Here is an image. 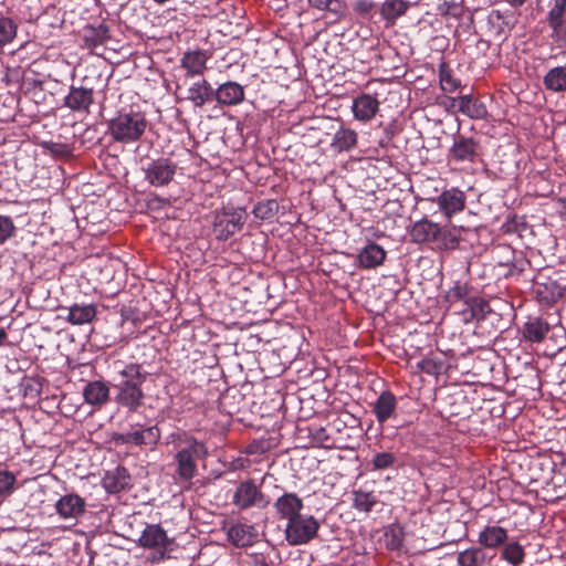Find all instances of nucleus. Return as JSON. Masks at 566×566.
Masks as SVG:
<instances>
[{
  "label": "nucleus",
  "mask_w": 566,
  "mask_h": 566,
  "mask_svg": "<svg viewBox=\"0 0 566 566\" xmlns=\"http://www.w3.org/2000/svg\"><path fill=\"white\" fill-rule=\"evenodd\" d=\"M377 504V497L371 492L354 491L353 507L359 512L368 513Z\"/></svg>",
  "instance_id": "nucleus-39"
},
{
  "label": "nucleus",
  "mask_w": 566,
  "mask_h": 566,
  "mask_svg": "<svg viewBox=\"0 0 566 566\" xmlns=\"http://www.w3.org/2000/svg\"><path fill=\"white\" fill-rule=\"evenodd\" d=\"M227 536L235 547H249L258 541L259 533L254 525L235 523L228 528Z\"/></svg>",
  "instance_id": "nucleus-19"
},
{
  "label": "nucleus",
  "mask_w": 566,
  "mask_h": 566,
  "mask_svg": "<svg viewBox=\"0 0 566 566\" xmlns=\"http://www.w3.org/2000/svg\"><path fill=\"white\" fill-rule=\"evenodd\" d=\"M247 212L242 208H224L213 216L212 231L217 240L226 241L239 232L247 222Z\"/></svg>",
  "instance_id": "nucleus-5"
},
{
  "label": "nucleus",
  "mask_w": 566,
  "mask_h": 566,
  "mask_svg": "<svg viewBox=\"0 0 566 566\" xmlns=\"http://www.w3.org/2000/svg\"><path fill=\"white\" fill-rule=\"evenodd\" d=\"M17 32L18 24L12 19L0 17V48L11 43Z\"/></svg>",
  "instance_id": "nucleus-42"
},
{
  "label": "nucleus",
  "mask_w": 566,
  "mask_h": 566,
  "mask_svg": "<svg viewBox=\"0 0 566 566\" xmlns=\"http://www.w3.org/2000/svg\"><path fill=\"white\" fill-rule=\"evenodd\" d=\"M507 539V531L497 525H488L480 533L478 543L485 548H497Z\"/></svg>",
  "instance_id": "nucleus-28"
},
{
  "label": "nucleus",
  "mask_w": 566,
  "mask_h": 566,
  "mask_svg": "<svg viewBox=\"0 0 566 566\" xmlns=\"http://www.w3.org/2000/svg\"><path fill=\"white\" fill-rule=\"evenodd\" d=\"M15 231V226L10 217L0 216V244L9 240Z\"/></svg>",
  "instance_id": "nucleus-46"
},
{
  "label": "nucleus",
  "mask_w": 566,
  "mask_h": 566,
  "mask_svg": "<svg viewBox=\"0 0 566 566\" xmlns=\"http://www.w3.org/2000/svg\"><path fill=\"white\" fill-rule=\"evenodd\" d=\"M145 114L139 111H120L108 123V132L115 142L132 144L138 142L147 128Z\"/></svg>",
  "instance_id": "nucleus-4"
},
{
  "label": "nucleus",
  "mask_w": 566,
  "mask_h": 566,
  "mask_svg": "<svg viewBox=\"0 0 566 566\" xmlns=\"http://www.w3.org/2000/svg\"><path fill=\"white\" fill-rule=\"evenodd\" d=\"M321 524L308 514H301L286 523L284 536L291 546H300L310 543L317 536Z\"/></svg>",
  "instance_id": "nucleus-7"
},
{
  "label": "nucleus",
  "mask_w": 566,
  "mask_h": 566,
  "mask_svg": "<svg viewBox=\"0 0 566 566\" xmlns=\"http://www.w3.org/2000/svg\"><path fill=\"white\" fill-rule=\"evenodd\" d=\"M524 548L517 542L506 544L502 551V558L512 566L521 565L524 560Z\"/></svg>",
  "instance_id": "nucleus-40"
},
{
  "label": "nucleus",
  "mask_w": 566,
  "mask_h": 566,
  "mask_svg": "<svg viewBox=\"0 0 566 566\" xmlns=\"http://www.w3.org/2000/svg\"><path fill=\"white\" fill-rule=\"evenodd\" d=\"M211 54L205 50H191L184 53L180 65L186 70L187 77L201 76L207 70Z\"/></svg>",
  "instance_id": "nucleus-18"
},
{
  "label": "nucleus",
  "mask_w": 566,
  "mask_h": 566,
  "mask_svg": "<svg viewBox=\"0 0 566 566\" xmlns=\"http://www.w3.org/2000/svg\"><path fill=\"white\" fill-rule=\"evenodd\" d=\"M396 408L397 399L395 395L389 390L382 391L373 403V412L377 422L384 424L394 416Z\"/></svg>",
  "instance_id": "nucleus-24"
},
{
  "label": "nucleus",
  "mask_w": 566,
  "mask_h": 566,
  "mask_svg": "<svg viewBox=\"0 0 566 566\" xmlns=\"http://www.w3.org/2000/svg\"><path fill=\"white\" fill-rule=\"evenodd\" d=\"M543 84L549 92H566V66L558 65L549 69L543 77Z\"/></svg>",
  "instance_id": "nucleus-33"
},
{
  "label": "nucleus",
  "mask_w": 566,
  "mask_h": 566,
  "mask_svg": "<svg viewBox=\"0 0 566 566\" xmlns=\"http://www.w3.org/2000/svg\"><path fill=\"white\" fill-rule=\"evenodd\" d=\"M486 553L480 546H471L457 554L458 566H485Z\"/></svg>",
  "instance_id": "nucleus-34"
},
{
  "label": "nucleus",
  "mask_w": 566,
  "mask_h": 566,
  "mask_svg": "<svg viewBox=\"0 0 566 566\" xmlns=\"http://www.w3.org/2000/svg\"><path fill=\"white\" fill-rule=\"evenodd\" d=\"M160 430L157 426H132L129 430L120 433L116 441L134 446H155L160 439Z\"/></svg>",
  "instance_id": "nucleus-11"
},
{
  "label": "nucleus",
  "mask_w": 566,
  "mask_h": 566,
  "mask_svg": "<svg viewBox=\"0 0 566 566\" xmlns=\"http://www.w3.org/2000/svg\"><path fill=\"white\" fill-rule=\"evenodd\" d=\"M167 442L177 450L175 461L179 479L190 481L197 474V459L207 455L205 444L185 431L169 434Z\"/></svg>",
  "instance_id": "nucleus-3"
},
{
  "label": "nucleus",
  "mask_w": 566,
  "mask_h": 566,
  "mask_svg": "<svg viewBox=\"0 0 566 566\" xmlns=\"http://www.w3.org/2000/svg\"><path fill=\"white\" fill-rule=\"evenodd\" d=\"M67 322L73 325H83L91 323L96 314L97 310L94 304H73L67 307Z\"/></svg>",
  "instance_id": "nucleus-32"
},
{
  "label": "nucleus",
  "mask_w": 566,
  "mask_h": 566,
  "mask_svg": "<svg viewBox=\"0 0 566 566\" xmlns=\"http://www.w3.org/2000/svg\"><path fill=\"white\" fill-rule=\"evenodd\" d=\"M488 23L497 38H506L516 25L517 17L510 10H492Z\"/></svg>",
  "instance_id": "nucleus-17"
},
{
  "label": "nucleus",
  "mask_w": 566,
  "mask_h": 566,
  "mask_svg": "<svg viewBox=\"0 0 566 566\" xmlns=\"http://www.w3.org/2000/svg\"><path fill=\"white\" fill-rule=\"evenodd\" d=\"M213 87L205 78L193 82L187 90V99L195 107H202L206 103L213 99Z\"/></svg>",
  "instance_id": "nucleus-25"
},
{
  "label": "nucleus",
  "mask_w": 566,
  "mask_h": 566,
  "mask_svg": "<svg viewBox=\"0 0 566 566\" xmlns=\"http://www.w3.org/2000/svg\"><path fill=\"white\" fill-rule=\"evenodd\" d=\"M397 462V457L392 452H379L371 459L373 470H385L391 468Z\"/></svg>",
  "instance_id": "nucleus-44"
},
{
  "label": "nucleus",
  "mask_w": 566,
  "mask_h": 566,
  "mask_svg": "<svg viewBox=\"0 0 566 566\" xmlns=\"http://www.w3.org/2000/svg\"><path fill=\"white\" fill-rule=\"evenodd\" d=\"M403 530L399 524H390L385 528L384 542L388 549L399 551L403 545Z\"/></svg>",
  "instance_id": "nucleus-37"
},
{
  "label": "nucleus",
  "mask_w": 566,
  "mask_h": 566,
  "mask_svg": "<svg viewBox=\"0 0 566 566\" xmlns=\"http://www.w3.org/2000/svg\"><path fill=\"white\" fill-rule=\"evenodd\" d=\"M439 82L443 92L452 93L461 86V81L453 76L447 62L439 64Z\"/></svg>",
  "instance_id": "nucleus-38"
},
{
  "label": "nucleus",
  "mask_w": 566,
  "mask_h": 566,
  "mask_svg": "<svg viewBox=\"0 0 566 566\" xmlns=\"http://www.w3.org/2000/svg\"><path fill=\"white\" fill-rule=\"evenodd\" d=\"M7 337V333L4 329H0V342Z\"/></svg>",
  "instance_id": "nucleus-58"
},
{
  "label": "nucleus",
  "mask_w": 566,
  "mask_h": 566,
  "mask_svg": "<svg viewBox=\"0 0 566 566\" xmlns=\"http://www.w3.org/2000/svg\"><path fill=\"white\" fill-rule=\"evenodd\" d=\"M468 293H469V289L467 286V284H461V283H455L454 286H452L446 294V300L447 302H449L450 304H454L457 302H460V301H464L468 300L467 296H468Z\"/></svg>",
  "instance_id": "nucleus-45"
},
{
  "label": "nucleus",
  "mask_w": 566,
  "mask_h": 566,
  "mask_svg": "<svg viewBox=\"0 0 566 566\" xmlns=\"http://www.w3.org/2000/svg\"><path fill=\"white\" fill-rule=\"evenodd\" d=\"M147 371L139 364H127L114 379V400L128 411H136L144 402L143 384L146 381Z\"/></svg>",
  "instance_id": "nucleus-1"
},
{
  "label": "nucleus",
  "mask_w": 566,
  "mask_h": 566,
  "mask_svg": "<svg viewBox=\"0 0 566 566\" xmlns=\"http://www.w3.org/2000/svg\"><path fill=\"white\" fill-rule=\"evenodd\" d=\"M60 518L76 523L86 512V501L76 493L62 495L54 504Z\"/></svg>",
  "instance_id": "nucleus-12"
},
{
  "label": "nucleus",
  "mask_w": 566,
  "mask_h": 566,
  "mask_svg": "<svg viewBox=\"0 0 566 566\" xmlns=\"http://www.w3.org/2000/svg\"><path fill=\"white\" fill-rule=\"evenodd\" d=\"M177 164L167 157L151 159L143 166L144 179L154 187H166L175 178Z\"/></svg>",
  "instance_id": "nucleus-9"
},
{
  "label": "nucleus",
  "mask_w": 566,
  "mask_h": 566,
  "mask_svg": "<svg viewBox=\"0 0 566 566\" xmlns=\"http://www.w3.org/2000/svg\"><path fill=\"white\" fill-rule=\"evenodd\" d=\"M325 11H329L339 18L345 13V4L340 0H329L328 8Z\"/></svg>",
  "instance_id": "nucleus-50"
},
{
  "label": "nucleus",
  "mask_w": 566,
  "mask_h": 566,
  "mask_svg": "<svg viewBox=\"0 0 566 566\" xmlns=\"http://www.w3.org/2000/svg\"><path fill=\"white\" fill-rule=\"evenodd\" d=\"M130 484V474L126 468L117 465L107 470L102 478V486L109 494H117Z\"/></svg>",
  "instance_id": "nucleus-21"
},
{
  "label": "nucleus",
  "mask_w": 566,
  "mask_h": 566,
  "mask_svg": "<svg viewBox=\"0 0 566 566\" xmlns=\"http://www.w3.org/2000/svg\"><path fill=\"white\" fill-rule=\"evenodd\" d=\"M386 255L387 252L381 245L368 242L357 253L356 263L365 270L376 269L384 263Z\"/></svg>",
  "instance_id": "nucleus-20"
},
{
  "label": "nucleus",
  "mask_w": 566,
  "mask_h": 566,
  "mask_svg": "<svg viewBox=\"0 0 566 566\" xmlns=\"http://www.w3.org/2000/svg\"><path fill=\"white\" fill-rule=\"evenodd\" d=\"M303 507V500L293 492H286L282 494L274 502V509L277 516L281 520H286V523L296 516H300L302 514Z\"/></svg>",
  "instance_id": "nucleus-15"
},
{
  "label": "nucleus",
  "mask_w": 566,
  "mask_h": 566,
  "mask_svg": "<svg viewBox=\"0 0 566 566\" xmlns=\"http://www.w3.org/2000/svg\"><path fill=\"white\" fill-rule=\"evenodd\" d=\"M137 544L145 549L154 551L155 559H164L174 551L175 538L169 537L160 524H146Z\"/></svg>",
  "instance_id": "nucleus-6"
},
{
  "label": "nucleus",
  "mask_w": 566,
  "mask_h": 566,
  "mask_svg": "<svg viewBox=\"0 0 566 566\" xmlns=\"http://www.w3.org/2000/svg\"><path fill=\"white\" fill-rule=\"evenodd\" d=\"M273 206H276L274 201L259 202L254 207L253 213L256 218L268 219L273 216Z\"/></svg>",
  "instance_id": "nucleus-47"
},
{
  "label": "nucleus",
  "mask_w": 566,
  "mask_h": 566,
  "mask_svg": "<svg viewBox=\"0 0 566 566\" xmlns=\"http://www.w3.org/2000/svg\"><path fill=\"white\" fill-rule=\"evenodd\" d=\"M358 143V135L352 128L340 127L333 136L331 148L336 153L352 151Z\"/></svg>",
  "instance_id": "nucleus-29"
},
{
  "label": "nucleus",
  "mask_w": 566,
  "mask_h": 566,
  "mask_svg": "<svg viewBox=\"0 0 566 566\" xmlns=\"http://www.w3.org/2000/svg\"><path fill=\"white\" fill-rule=\"evenodd\" d=\"M310 6L317 9V10H321V11H325L326 8H328V3H329V0H307Z\"/></svg>",
  "instance_id": "nucleus-52"
},
{
  "label": "nucleus",
  "mask_w": 566,
  "mask_h": 566,
  "mask_svg": "<svg viewBox=\"0 0 566 566\" xmlns=\"http://www.w3.org/2000/svg\"><path fill=\"white\" fill-rule=\"evenodd\" d=\"M446 101H447L446 106H450V107H452V106H451V104H450V102L448 101V97L446 98Z\"/></svg>",
  "instance_id": "nucleus-59"
},
{
  "label": "nucleus",
  "mask_w": 566,
  "mask_h": 566,
  "mask_svg": "<svg viewBox=\"0 0 566 566\" xmlns=\"http://www.w3.org/2000/svg\"><path fill=\"white\" fill-rule=\"evenodd\" d=\"M375 3L370 0H356L353 3L354 11L359 15H367L374 9Z\"/></svg>",
  "instance_id": "nucleus-48"
},
{
  "label": "nucleus",
  "mask_w": 566,
  "mask_h": 566,
  "mask_svg": "<svg viewBox=\"0 0 566 566\" xmlns=\"http://www.w3.org/2000/svg\"><path fill=\"white\" fill-rule=\"evenodd\" d=\"M269 503V497L252 479L241 481L231 497V504L239 511H247L252 507L265 509Z\"/></svg>",
  "instance_id": "nucleus-8"
},
{
  "label": "nucleus",
  "mask_w": 566,
  "mask_h": 566,
  "mask_svg": "<svg viewBox=\"0 0 566 566\" xmlns=\"http://www.w3.org/2000/svg\"><path fill=\"white\" fill-rule=\"evenodd\" d=\"M428 365H429V360H428V359H422V360L418 364V367H419L421 370H423V371H426V373L430 374V373H431V370H430V368L428 367Z\"/></svg>",
  "instance_id": "nucleus-55"
},
{
  "label": "nucleus",
  "mask_w": 566,
  "mask_h": 566,
  "mask_svg": "<svg viewBox=\"0 0 566 566\" xmlns=\"http://www.w3.org/2000/svg\"><path fill=\"white\" fill-rule=\"evenodd\" d=\"M535 294L541 303L552 305L563 297L564 287L556 281L547 279L545 282L535 284Z\"/></svg>",
  "instance_id": "nucleus-26"
},
{
  "label": "nucleus",
  "mask_w": 566,
  "mask_h": 566,
  "mask_svg": "<svg viewBox=\"0 0 566 566\" xmlns=\"http://www.w3.org/2000/svg\"><path fill=\"white\" fill-rule=\"evenodd\" d=\"M109 39V29L101 23L97 27L90 28L85 33V41L90 46H98Z\"/></svg>",
  "instance_id": "nucleus-41"
},
{
  "label": "nucleus",
  "mask_w": 566,
  "mask_h": 566,
  "mask_svg": "<svg viewBox=\"0 0 566 566\" xmlns=\"http://www.w3.org/2000/svg\"><path fill=\"white\" fill-rule=\"evenodd\" d=\"M266 450L268 448L265 446V442L254 440L245 447L244 452L247 454H264Z\"/></svg>",
  "instance_id": "nucleus-49"
},
{
  "label": "nucleus",
  "mask_w": 566,
  "mask_h": 566,
  "mask_svg": "<svg viewBox=\"0 0 566 566\" xmlns=\"http://www.w3.org/2000/svg\"><path fill=\"white\" fill-rule=\"evenodd\" d=\"M94 102L93 88L71 85L67 95L64 97V106L72 112L80 114L90 113Z\"/></svg>",
  "instance_id": "nucleus-14"
},
{
  "label": "nucleus",
  "mask_w": 566,
  "mask_h": 566,
  "mask_svg": "<svg viewBox=\"0 0 566 566\" xmlns=\"http://www.w3.org/2000/svg\"><path fill=\"white\" fill-rule=\"evenodd\" d=\"M505 2H507L513 8H521L526 2V0H505Z\"/></svg>",
  "instance_id": "nucleus-53"
},
{
  "label": "nucleus",
  "mask_w": 566,
  "mask_h": 566,
  "mask_svg": "<svg viewBox=\"0 0 566 566\" xmlns=\"http://www.w3.org/2000/svg\"><path fill=\"white\" fill-rule=\"evenodd\" d=\"M549 324L541 317H530L523 327V336L532 343H541L549 332Z\"/></svg>",
  "instance_id": "nucleus-30"
},
{
  "label": "nucleus",
  "mask_w": 566,
  "mask_h": 566,
  "mask_svg": "<svg viewBox=\"0 0 566 566\" xmlns=\"http://www.w3.org/2000/svg\"><path fill=\"white\" fill-rule=\"evenodd\" d=\"M17 475L8 470H0V497L11 495L15 490Z\"/></svg>",
  "instance_id": "nucleus-43"
},
{
  "label": "nucleus",
  "mask_w": 566,
  "mask_h": 566,
  "mask_svg": "<svg viewBox=\"0 0 566 566\" xmlns=\"http://www.w3.org/2000/svg\"><path fill=\"white\" fill-rule=\"evenodd\" d=\"M482 155L480 143L473 137L458 135L449 149L448 157L450 161L457 164H475Z\"/></svg>",
  "instance_id": "nucleus-10"
},
{
  "label": "nucleus",
  "mask_w": 566,
  "mask_h": 566,
  "mask_svg": "<svg viewBox=\"0 0 566 566\" xmlns=\"http://www.w3.org/2000/svg\"><path fill=\"white\" fill-rule=\"evenodd\" d=\"M489 311V304L482 298H469L465 300V308L461 311L464 322L480 321L485 317V313Z\"/></svg>",
  "instance_id": "nucleus-36"
},
{
  "label": "nucleus",
  "mask_w": 566,
  "mask_h": 566,
  "mask_svg": "<svg viewBox=\"0 0 566 566\" xmlns=\"http://www.w3.org/2000/svg\"><path fill=\"white\" fill-rule=\"evenodd\" d=\"M566 12V0H553V4L547 13V23L552 29V38L558 40L562 35V27Z\"/></svg>",
  "instance_id": "nucleus-31"
},
{
  "label": "nucleus",
  "mask_w": 566,
  "mask_h": 566,
  "mask_svg": "<svg viewBox=\"0 0 566 566\" xmlns=\"http://www.w3.org/2000/svg\"><path fill=\"white\" fill-rule=\"evenodd\" d=\"M560 39H566V24L565 22L563 23V27H562V35L558 40Z\"/></svg>",
  "instance_id": "nucleus-56"
},
{
  "label": "nucleus",
  "mask_w": 566,
  "mask_h": 566,
  "mask_svg": "<svg viewBox=\"0 0 566 566\" xmlns=\"http://www.w3.org/2000/svg\"><path fill=\"white\" fill-rule=\"evenodd\" d=\"M461 12H462V8L460 6V2H457V1L446 2V13L457 17V15H460Z\"/></svg>",
  "instance_id": "nucleus-51"
},
{
  "label": "nucleus",
  "mask_w": 566,
  "mask_h": 566,
  "mask_svg": "<svg viewBox=\"0 0 566 566\" xmlns=\"http://www.w3.org/2000/svg\"><path fill=\"white\" fill-rule=\"evenodd\" d=\"M411 242L417 244H433L438 250H453L461 240V228L446 224L440 226L428 218L412 223L409 230Z\"/></svg>",
  "instance_id": "nucleus-2"
},
{
  "label": "nucleus",
  "mask_w": 566,
  "mask_h": 566,
  "mask_svg": "<svg viewBox=\"0 0 566 566\" xmlns=\"http://www.w3.org/2000/svg\"><path fill=\"white\" fill-rule=\"evenodd\" d=\"M433 201L442 214L450 220L465 208L467 196L462 190L452 187L442 191Z\"/></svg>",
  "instance_id": "nucleus-13"
},
{
  "label": "nucleus",
  "mask_w": 566,
  "mask_h": 566,
  "mask_svg": "<svg viewBox=\"0 0 566 566\" xmlns=\"http://www.w3.org/2000/svg\"><path fill=\"white\" fill-rule=\"evenodd\" d=\"M448 101L452 107H458L459 112L470 118L482 119L488 114L485 106L469 94L458 97H448Z\"/></svg>",
  "instance_id": "nucleus-23"
},
{
  "label": "nucleus",
  "mask_w": 566,
  "mask_h": 566,
  "mask_svg": "<svg viewBox=\"0 0 566 566\" xmlns=\"http://www.w3.org/2000/svg\"><path fill=\"white\" fill-rule=\"evenodd\" d=\"M83 397L86 403L101 406L109 398V387L101 380L90 381L83 388Z\"/></svg>",
  "instance_id": "nucleus-27"
},
{
  "label": "nucleus",
  "mask_w": 566,
  "mask_h": 566,
  "mask_svg": "<svg viewBox=\"0 0 566 566\" xmlns=\"http://www.w3.org/2000/svg\"><path fill=\"white\" fill-rule=\"evenodd\" d=\"M272 6L275 10H281L286 7V0H273Z\"/></svg>",
  "instance_id": "nucleus-54"
},
{
  "label": "nucleus",
  "mask_w": 566,
  "mask_h": 566,
  "mask_svg": "<svg viewBox=\"0 0 566 566\" xmlns=\"http://www.w3.org/2000/svg\"><path fill=\"white\" fill-rule=\"evenodd\" d=\"M409 8V2L405 0H385L380 7V15L389 23H394L403 15Z\"/></svg>",
  "instance_id": "nucleus-35"
},
{
  "label": "nucleus",
  "mask_w": 566,
  "mask_h": 566,
  "mask_svg": "<svg viewBox=\"0 0 566 566\" xmlns=\"http://www.w3.org/2000/svg\"><path fill=\"white\" fill-rule=\"evenodd\" d=\"M379 101L375 95L363 93L352 103L353 116L356 120L370 122L379 111Z\"/></svg>",
  "instance_id": "nucleus-16"
},
{
  "label": "nucleus",
  "mask_w": 566,
  "mask_h": 566,
  "mask_svg": "<svg viewBox=\"0 0 566 566\" xmlns=\"http://www.w3.org/2000/svg\"><path fill=\"white\" fill-rule=\"evenodd\" d=\"M213 98L223 106L239 105L244 99V88L237 82L228 81L214 90Z\"/></svg>",
  "instance_id": "nucleus-22"
},
{
  "label": "nucleus",
  "mask_w": 566,
  "mask_h": 566,
  "mask_svg": "<svg viewBox=\"0 0 566 566\" xmlns=\"http://www.w3.org/2000/svg\"><path fill=\"white\" fill-rule=\"evenodd\" d=\"M255 566H270L265 560H256Z\"/></svg>",
  "instance_id": "nucleus-57"
}]
</instances>
